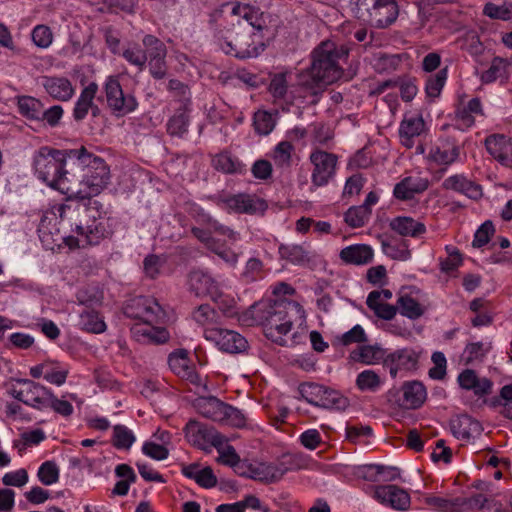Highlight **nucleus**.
<instances>
[{
    "mask_svg": "<svg viewBox=\"0 0 512 512\" xmlns=\"http://www.w3.org/2000/svg\"><path fill=\"white\" fill-rule=\"evenodd\" d=\"M184 432L188 442L200 449H204L208 444L217 445V435L214 429L195 420H190L186 424Z\"/></svg>",
    "mask_w": 512,
    "mask_h": 512,
    "instance_id": "412c9836",
    "label": "nucleus"
},
{
    "mask_svg": "<svg viewBox=\"0 0 512 512\" xmlns=\"http://www.w3.org/2000/svg\"><path fill=\"white\" fill-rule=\"evenodd\" d=\"M442 187L445 190H453L461 193L473 200H478L483 195L481 185L471 181L462 174H456L446 178L442 183Z\"/></svg>",
    "mask_w": 512,
    "mask_h": 512,
    "instance_id": "5701e85b",
    "label": "nucleus"
},
{
    "mask_svg": "<svg viewBox=\"0 0 512 512\" xmlns=\"http://www.w3.org/2000/svg\"><path fill=\"white\" fill-rule=\"evenodd\" d=\"M401 390L403 392V406L407 409H417L426 400V388L419 381L405 382Z\"/></svg>",
    "mask_w": 512,
    "mask_h": 512,
    "instance_id": "473e14b6",
    "label": "nucleus"
},
{
    "mask_svg": "<svg viewBox=\"0 0 512 512\" xmlns=\"http://www.w3.org/2000/svg\"><path fill=\"white\" fill-rule=\"evenodd\" d=\"M355 384L360 391L376 392L382 386L383 380L377 372L367 369L357 375Z\"/></svg>",
    "mask_w": 512,
    "mask_h": 512,
    "instance_id": "de8ad7c7",
    "label": "nucleus"
},
{
    "mask_svg": "<svg viewBox=\"0 0 512 512\" xmlns=\"http://www.w3.org/2000/svg\"><path fill=\"white\" fill-rule=\"evenodd\" d=\"M144 46V54L147 57V62L151 59L166 58L167 48L163 41L154 35L147 34L142 39Z\"/></svg>",
    "mask_w": 512,
    "mask_h": 512,
    "instance_id": "49530a36",
    "label": "nucleus"
},
{
    "mask_svg": "<svg viewBox=\"0 0 512 512\" xmlns=\"http://www.w3.org/2000/svg\"><path fill=\"white\" fill-rule=\"evenodd\" d=\"M107 107L116 117H123L134 112L138 107L136 97L125 93L119 81V76H108L103 84Z\"/></svg>",
    "mask_w": 512,
    "mask_h": 512,
    "instance_id": "1a4fd4ad",
    "label": "nucleus"
},
{
    "mask_svg": "<svg viewBox=\"0 0 512 512\" xmlns=\"http://www.w3.org/2000/svg\"><path fill=\"white\" fill-rule=\"evenodd\" d=\"M303 456L300 454L284 455L280 463H242L236 473L265 484L275 483L282 479L289 470L301 469Z\"/></svg>",
    "mask_w": 512,
    "mask_h": 512,
    "instance_id": "0eeeda50",
    "label": "nucleus"
},
{
    "mask_svg": "<svg viewBox=\"0 0 512 512\" xmlns=\"http://www.w3.org/2000/svg\"><path fill=\"white\" fill-rule=\"evenodd\" d=\"M429 181L419 176H408L398 182L393 190V195L399 200H410L416 194L427 190Z\"/></svg>",
    "mask_w": 512,
    "mask_h": 512,
    "instance_id": "bb28decb",
    "label": "nucleus"
},
{
    "mask_svg": "<svg viewBox=\"0 0 512 512\" xmlns=\"http://www.w3.org/2000/svg\"><path fill=\"white\" fill-rule=\"evenodd\" d=\"M431 360L434 366L429 369V376L435 380H442L446 375L447 361L445 355L440 351H435L431 356Z\"/></svg>",
    "mask_w": 512,
    "mask_h": 512,
    "instance_id": "052dcab7",
    "label": "nucleus"
},
{
    "mask_svg": "<svg viewBox=\"0 0 512 512\" xmlns=\"http://www.w3.org/2000/svg\"><path fill=\"white\" fill-rule=\"evenodd\" d=\"M510 62L501 57H494L489 68L481 73L480 80L483 84H490L496 80H507Z\"/></svg>",
    "mask_w": 512,
    "mask_h": 512,
    "instance_id": "58836bf2",
    "label": "nucleus"
},
{
    "mask_svg": "<svg viewBox=\"0 0 512 512\" xmlns=\"http://www.w3.org/2000/svg\"><path fill=\"white\" fill-rule=\"evenodd\" d=\"M182 473L203 488H213L217 484V478L209 466L200 469V466L196 463L189 464L183 466Z\"/></svg>",
    "mask_w": 512,
    "mask_h": 512,
    "instance_id": "c9c22d12",
    "label": "nucleus"
},
{
    "mask_svg": "<svg viewBox=\"0 0 512 512\" xmlns=\"http://www.w3.org/2000/svg\"><path fill=\"white\" fill-rule=\"evenodd\" d=\"M450 430L454 437L469 440L481 434L483 428L479 421L467 414L457 415L450 420Z\"/></svg>",
    "mask_w": 512,
    "mask_h": 512,
    "instance_id": "4be33fe9",
    "label": "nucleus"
},
{
    "mask_svg": "<svg viewBox=\"0 0 512 512\" xmlns=\"http://www.w3.org/2000/svg\"><path fill=\"white\" fill-rule=\"evenodd\" d=\"M460 154V148L449 138L440 140L429 152L430 159L438 165L448 166L454 163Z\"/></svg>",
    "mask_w": 512,
    "mask_h": 512,
    "instance_id": "c85d7f7f",
    "label": "nucleus"
},
{
    "mask_svg": "<svg viewBox=\"0 0 512 512\" xmlns=\"http://www.w3.org/2000/svg\"><path fill=\"white\" fill-rule=\"evenodd\" d=\"M168 364L171 371L180 378L189 381L195 386L202 385V379L194 366L190 365V360L185 350L171 353L168 357Z\"/></svg>",
    "mask_w": 512,
    "mask_h": 512,
    "instance_id": "6ab92c4d",
    "label": "nucleus"
},
{
    "mask_svg": "<svg viewBox=\"0 0 512 512\" xmlns=\"http://www.w3.org/2000/svg\"><path fill=\"white\" fill-rule=\"evenodd\" d=\"M63 114L64 110L60 105H53L46 110L42 108L38 121L44 122L50 127H56L60 124Z\"/></svg>",
    "mask_w": 512,
    "mask_h": 512,
    "instance_id": "680f3d73",
    "label": "nucleus"
},
{
    "mask_svg": "<svg viewBox=\"0 0 512 512\" xmlns=\"http://www.w3.org/2000/svg\"><path fill=\"white\" fill-rule=\"evenodd\" d=\"M398 309L403 316L410 319H418L424 314V309L420 303L408 295H403L398 298L397 310Z\"/></svg>",
    "mask_w": 512,
    "mask_h": 512,
    "instance_id": "09e8293b",
    "label": "nucleus"
},
{
    "mask_svg": "<svg viewBox=\"0 0 512 512\" xmlns=\"http://www.w3.org/2000/svg\"><path fill=\"white\" fill-rule=\"evenodd\" d=\"M189 290L196 296H209L216 299L220 296V289L215 279L208 273L201 270H193L188 274Z\"/></svg>",
    "mask_w": 512,
    "mask_h": 512,
    "instance_id": "a211bd4d",
    "label": "nucleus"
},
{
    "mask_svg": "<svg viewBox=\"0 0 512 512\" xmlns=\"http://www.w3.org/2000/svg\"><path fill=\"white\" fill-rule=\"evenodd\" d=\"M350 5L358 20L378 29L389 27L399 15L396 0H350Z\"/></svg>",
    "mask_w": 512,
    "mask_h": 512,
    "instance_id": "423d86ee",
    "label": "nucleus"
},
{
    "mask_svg": "<svg viewBox=\"0 0 512 512\" xmlns=\"http://www.w3.org/2000/svg\"><path fill=\"white\" fill-rule=\"evenodd\" d=\"M280 258L294 265H305L309 263V253L301 245L281 244L278 248Z\"/></svg>",
    "mask_w": 512,
    "mask_h": 512,
    "instance_id": "79ce46f5",
    "label": "nucleus"
},
{
    "mask_svg": "<svg viewBox=\"0 0 512 512\" xmlns=\"http://www.w3.org/2000/svg\"><path fill=\"white\" fill-rule=\"evenodd\" d=\"M349 55V48L334 41H323L312 52V63L299 75V85L316 95L325 86L339 80L343 75L342 62Z\"/></svg>",
    "mask_w": 512,
    "mask_h": 512,
    "instance_id": "7ed1b4c3",
    "label": "nucleus"
},
{
    "mask_svg": "<svg viewBox=\"0 0 512 512\" xmlns=\"http://www.w3.org/2000/svg\"><path fill=\"white\" fill-rule=\"evenodd\" d=\"M190 112L191 105L187 103L180 104L166 124V130L170 136L182 138L187 134L190 124Z\"/></svg>",
    "mask_w": 512,
    "mask_h": 512,
    "instance_id": "7c9ffc66",
    "label": "nucleus"
},
{
    "mask_svg": "<svg viewBox=\"0 0 512 512\" xmlns=\"http://www.w3.org/2000/svg\"><path fill=\"white\" fill-rule=\"evenodd\" d=\"M124 314L132 319L141 320V324H158L165 317V312L155 298L135 297L127 302Z\"/></svg>",
    "mask_w": 512,
    "mask_h": 512,
    "instance_id": "9d476101",
    "label": "nucleus"
},
{
    "mask_svg": "<svg viewBox=\"0 0 512 512\" xmlns=\"http://www.w3.org/2000/svg\"><path fill=\"white\" fill-rule=\"evenodd\" d=\"M420 355V351L411 347L397 349L387 354L384 367L389 370L392 378H396L399 373H412L419 367Z\"/></svg>",
    "mask_w": 512,
    "mask_h": 512,
    "instance_id": "9b49d317",
    "label": "nucleus"
},
{
    "mask_svg": "<svg viewBox=\"0 0 512 512\" xmlns=\"http://www.w3.org/2000/svg\"><path fill=\"white\" fill-rule=\"evenodd\" d=\"M447 80V68L439 70L436 74L430 75L426 80L425 92L427 97L434 100L439 97Z\"/></svg>",
    "mask_w": 512,
    "mask_h": 512,
    "instance_id": "3c124183",
    "label": "nucleus"
},
{
    "mask_svg": "<svg viewBox=\"0 0 512 512\" xmlns=\"http://www.w3.org/2000/svg\"><path fill=\"white\" fill-rule=\"evenodd\" d=\"M53 35L48 26L37 25L32 31V40L40 48H47L52 43Z\"/></svg>",
    "mask_w": 512,
    "mask_h": 512,
    "instance_id": "69168bd1",
    "label": "nucleus"
},
{
    "mask_svg": "<svg viewBox=\"0 0 512 512\" xmlns=\"http://www.w3.org/2000/svg\"><path fill=\"white\" fill-rule=\"evenodd\" d=\"M264 263L256 257L250 258L241 273V278L245 283H251L263 278Z\"/></svg>",
    "mask_w": 512,
    "mask_h": 512,
    "instance_id": "6e6d98bb",
    "label": "nucleus"
},
{
    "mask_svg": "<svg viewBox=\"0 0 512 512\" xmlns=\"http://www.w3.org/2000/svg\"><path fill=\"white\" fill-rule=\"evenodd\" d=\"M204 337L220 350L232 354L242 353L248 346L247 340L238 332L220 327L204 330Z\"/></svg>",
    "mask_w": 512,
    "mask_h": 512,
    "instance_id": "f8f14e48",
    "label": "nucleus"
},
{
    "mask_svg": "<svg viewBox=\"0 0 512 512\" xmlns=\"http://www.w3.org/2000/svg\"><path fill=\"white\" fill-rule=\"evenodd\" d=\"M199 414L213 421L221 422L224 419L226 403L214 396L200 397L195 402Z\"/></svg>",
    "mask_w": 512,
    "mask_h": 512,
    "instance_id": "72a5a7b5",
    "label": "nucleus"
},
{
    "mask_svg": "<svg viewBox=\"0 0 512 512\" xmlns=\"http://www.w3.org/2000/svg\"><path fill=\"white\" fill-rule=\"evenodd\" d=\"M41 85L45 92L56 101L67 102L75 94L72 82L63 76H42Z\"/></svg>",
    "mask_w": 512,
    "mask_h": 512,
    "instance_id": "aec40b11",
    "label": "nucleus"
},
{
    "mask_svg": "<svg viewBox=\"0 0 512 512\" xmlns=\"http://www.w3.org/2000/svg\"><path fill=\"white\" fill-rule=\"evenodd\" d=\"M373 498L392 509L406 511L410 507V495L396 485H379L373 490Z\"/></svg>",
    "mask_w": 512,
    "mask_h": 512,
    "instance_id": "dca6fc26",
    "label": "nucleus"
},
{
    "mask_svg": "<svg viewBox=\"0 0 512 512\" xmlns=\"http://www.w3.org/2000/svg\"><path fill=\"white\" fill-rule=\"evenodd\" d=\"M483 13L492 19L509 20L512 17V6L487 3L484 6Z\"/></svg>",
    "mask_w": 512,
    "mask_h": 512,
    "instance_id": "338daca9",
    "label": "nucleus"
},
{
    "mask_svg": "<svg viewBox=\"0 0 512 512\" xmlns=\"http://www.w3.org/2000/svg\"><path fill=\"white\" fill-rule=\"evenodd\" d=\"M17 107L19 113L29 120H39L43 103L32 96H19L17 98Z\"/></svg>",
    "mask_w": 512,
    "mask_h": 512,
    "instance_id": "c03bdc74",
    "label": "nucleus"
},
{
    "mask_svg": "<svg viewBox=\"0 0 512 512\" xmlns=\"http://www.w3.org/2000/svg\"><path fill=\"white\" fill-rule=\"evenodd\" d=\"M98 92V85L95 82H90L80 93L73 108V118L75 121L80 122L84 120L90 108L93 105V100Z\"/></svg>",
    "mask_w": 512,
    "mask_h": 512,
    "instance_id": "f704fd0d",
    "label": "nucleus"
},
{
    "mask_svg": "<svg viewBox=\"0 0 512 512\" xmlns=\"http://www.w3.org/2000/svg\"><path fill=\"white\" fill-rule=\"evenodd\" d=\"M425 130L426 124L422 115L405 116L399 127L401 143L407 148H412L414 139L423 134Z\"/></svg>",
    "mask_w": 512,
    "mask_h": 512,
    "instance_id": "b1692460",
    "label": "nucleus"
},
{
    "mask_svg": "<svg viewBox=\"0 0 512 512\" xmlns=\"http://www.w3.org/2000/svg\"><path fill=\"white\" fill-rule=\"evenodd\" d=\"M366 305L378 318L383 320H392L397 313V306L387 303L378 304L376 301L370 303V300L366 299Z\"/></svg>",
    "mask_w": 512,
    "mask_h": 512,
    "instance_id": "0e129e2a",
    "label": "nucleus"
},
{
    "mask_svg": "<svg viewBox=\"0 0 512 512\" xmlns=\"http://www.w3.org/2000/svg\"><path fill=\"white\" fill-rule=\"evenodd\" d=\"M229 6V3H224L210 14L209 22L215 26V35L220 41L221 49L227 55L234 56L241 60L258 57L267 46L263 36H255L253 32L250 33L241 30L225 37L223 30L219 29L221 26L219 21L224 17V13Z\"/></svg>",
    "mask_w": 512,
    "mask_h": 512,
    "instance_id": "39448f33",
    "label": "nucleus"
},
{
    "mask_svg": "<svg viewBox=\"0 0 512 512\" xmlns=\"http://www.w3.org/2000/svg\"><path fill=\"white\" fill-rule=\"evenodd\" d=\"M361 476L368 481H394L400 476L399 469L379 464H368L360 468Z\"/></svg>",
    "mask_w": 512,
    "mask_h": 512,
    "instance_id": "e433bc0d",
    "label": "nucleus"
},
{
    "mask_svg": "<svg viewBox=\"0 0 512 512\" xmlns=\"http://www.w3.org/2000/svg\"><path fill=\"white\" fill-rule=\"evenodd\" d=\"M122 56L130 65L137 67L139 71H143L147 66V57L144 50L136 43L125 48Z\"/></svg>",
    "mask_w": 512,
    "mask_h": 512,
    "instance_id": "5fc2aeb1",
    "label": "nucleus"
},
{
    "mask_svg": "<svg viewBox=\"0 0 512 512\" xmlns=\"http://www.w3.org/2000/svg\"><path fill=\"white\" fill-rule=\"evenodd\" d=\"M37 476L42 484L50 486L58 481L59 469L55 462L46 461L39 467Z\"/></svg>",
    "mask_w": 512,
    "mask_h": 512,
    "instance_id": "13d9d810",
    "label": "nucleus"
},
{
    "mask_svg": "<svg viewBox=\"0 0 512 512\" xmlns=\"http://www.w3.org/2000/svg\"><path fill=\"white\" fill-rule=\"evenodd\" d=\"M305 317L303 307L296 301L277 300L252 306L253 318L263 326L265 336L283 347H294L304 342L305 333L296 331L288 335L293 326V314Z\"/></svg>",
    "mask_w": 512,
    "mask_h": 512,
    "instance_id": "f03ea898",
    "label": "nucleus"
},
{
    "mask_svg": "<svg viewBox=\"0 0 512 512\" xmlns=\"http://www.w3.org/2000/svg\"><path fill=\"white\" fill-rule=\"evenodd\" d=\"M310 161L313 164L312 185L316 188L327 185L335 175L337 156L326 151L316 150L310 154Z\"/></svg>",
    "mask_w": 512,
    "mask_h": 512,
    "instance_id": "ddd939ff",
    "label": "nucleus"
},
{
    "mask_svg": "<svg viewBox=\"0 0 512 512\" xmlns=\"http://www.w3.org/2000/svg\"><path fill=\"white\" fill-rule=\"evenodd\" d=\"M371 209H366L364 206L350 207L345 215L344 220L352 228L363 227L369 220Z\"/></svg>",
    "mask_w": 512,
    "mask_h": 512,
    "instance_id": "8fccbe9b",
    "label": "nucleus"
},
{
    "mask_svg": "<svg viewBox=\"0 0 512 512\" xmlns=\"http://www.w3.org/2000/svg\"><path fill=\"white\" fill-rule=\"evenodd\" d=\"M387 356L386 351L378 345H362L355 352L354 359L367 365H372L382 361Z\"/></svg>",
    "mask_w": 512,
    "mask_h": 512,
    "instance_id": "37998d69",
    "label": "nucleus"
},
{
    "mask_svg": "<svg viewBox=\"0 0 512 512\" xmlns=\"http://www.w3.org/2000/svg\"><path fill=\"white\" fill-rule=\"evenodd\" d=\"M17 382L24 386L23 391L26 405L34 408L46 407L50 390L28 379H18Z\"/></svg>",
    "mask_w": 512,
    "mask_h": 512,
    "instance_id": "2f4dec72",
    "label": "nucleus"
},
{
    "mask_svg": "<svg viewBox=\"0 0 512 512\" xmlns=\"http://www.w3.org/2000/svg\"><path fill=\"white\" fill-rule=\"evenodd\" d=\"M74 165L75 158L70 150H58L41 147L34 156V170L37 177L48 186L63 194H75L74 178L76 174L66 169L67 161Z\"/></svg>",
    "mask_w": 512,
    "mask_h": 512,
    "instance_id": "20e7f679",
    "label": "nucleus"
},
{
    "mask_svg": "<svg viewBox=\"0 0 512 512\" xmlns=\"http://www.w3.org/2000/svg\"><path fill=\"white\" fill-rule=\"evenodd\" d=\"M487 152L502 166L512 168V138L504 134H492L484 141Z\"/></svg>",
    "mask_w": 512,
    "mask_h": 512,
    "instance_id": "f3484780",
    "label": "nucleus"
},
{
    "mask_svg": "<svg viewBox=\"0 0 512 512\" xmlns=\"http://www.w3.org/2000/svg\"><path fill=\"white\" fill-rule=\"evenodd\" d=\"M253 126L259 135H268L275 127V120L269 112L257 111L253 117Z\"/></svg>",
    "mask_w": 512,
    "mask_h": 512,
    "instance_id": "4d7b16f0",
    "label": "nucleus"
},
{
    "mask_svg": "<svg viewBox=\"0 0 512 512\" xmlns=\"http://www.w3.org/2000/svg\"><path fill=\"white\" fill-rule=\"evenodd\" d=\"M71 155L75 158L74 165L81 169V175L74 178V183L79 181L86 188H75V194L89 198L87 202H79L73 208L76 216V245H97L108 236L109 230L101 219L100 203L91 197L98 195L109 184L110 169L104 159L88 152L84 146L71 149Z\"/></svg>",
    "mask_w": 512,
    "mask_h": 512,
    "instance_id": "f257e3e1",
    "label": "nucleus"
},
{
    "mask_svg": "<svg viewBox=\"0 0 512 512\" xmlns=\"http://www.w3.org/2000/svg\"><path fill=\"white\" fill-rule=\"evenodd\" d=\"M193 320L206 329L219 328L223 315L209 304H202L192 312Z\"/></svg>",
    "mask_w": 512,
    "mask_h": 512,
    "instance_id": "4c0bfd02",
    "label": "nucleus"
},
{
    "mask_svg": "<svg viewBox=\"0 0 512 512\" xmlns=\"http://www.w3.org/2000/svg\"><path fill=\"white\" fill-rule=\"evenodd\" d=\"M294 147L289 141L279 142L272 152V159L277 167L286 168L291 165Z\"/></svg>",
    "mask_w": 512,
    "mask_h": 512,
    "instance_id": "864d4df0",
    "label": "nucleus"
},
{
    "mask_svg": "<svg viewBox=\"0 0 512 512\" xmlns=\"http://www.w3.org/2000/svg\"><path fill=\"white\" fill-rule=\"evenodd\" d=\"M495 229L491 221L484 222L475 232L472 246L474 248H481L486 245L491 236L494 234Z\"/></svg>",
    "mask_w": 512,
    "mask_h": 512,
    "instance_id": "e2e57ef3",
    "label": "nucleus"
},
{
    "mask_svg": "<svg viewBox=\"0 0 512 512\" xmlns=\"http://www.w3.org/2000/svg\"><path fill=\"white\" fill-rule=\"evenodd\" d=\"M246 421L247 418L241 410L229 404H226L224 410V419L222 421L223 423L231 425L236 428H242L246 425Z\"/></svg>",
    "mask_w": 512,
    "mask_h": 512,
    "instance_id": "bf43d9fd",
    "label": "nucleus"
},
{
    "mask_svg": "<svg viewBox=\"0 0 512 512\" xmlns=\"http://www.w3.org/2000/svg\"><path fill=\"white\" fill-rule=\"evenodd\" d=\"M231 14L244 19L253 28L255 36L264 37L269 32V15L257 6L236 2L232 4Z\"/></svg>",
    "mask_w": 512,
    "mask_h": 512,
    "instance_id": "4468645a",
    "label": "nucleus"
},
{
    "mask_svg": "<svg viewBox=\"0 0 512 512\" xmlns=\"http://www.w3.org/2000/svg\"><path fill=\"white\" fill-rule=\"evenodd\" d=\"M303 398L311 405L330 410L344 411L349 406V400L339 391L316 383L301 386Z\"/></svg>",
    "mask_w": 512,
    "mask_h": 512,
    "instance_id": "6e6552de",
    "label": "nucleus"
},
{
    "mask_svg": "<svg viewBox=\"0 0 512 512\" xmlns=\"http://www.w3.org/2000/svg\"><path fill=\"white\" fill-rule=\"evenodd\" d=\"M389 227L402 237L420 238L427 229L423 222L409 216H397L390 220Z\"/></svg>",
    "mask_w": 512,
    "mask_h": 512,
    "instance_id": "393cba45",
    "label": "nucleus"
},
{
    "mask_svg": "<svg viewBox=\"0 0 512 512\" xmlns=\"http://www.w3.org/2000/svg\"><path fill=\"white\" fill-rule=\"evenodd\" d=\"M78 325L82 330L96 334L106 329V324L99 313L89 307H84L80 312Z\"/></svg>",
    "mask_w": 512,
    "mask_h": 512,
    "instance_id": "ea45409f",
    "label": "nucleus"
},
{
    "mask_svg": "<svg viewBox=\"0 0 512 512\" xmlns=\"http://www.w3.org/2000/svg\"><path fill=\"white\" fill-rule=\"evenodd\" d=\"M134 442L133 432L125 425L118 424L113 427L112 443L115 448L128 450Z\"/></svg>",
    "mask_w": 512,
    "mask_h": 512,
    "instance_id": "603ef678",
    "label": "nucleus"
},
{
    "mask_svg": "<svg viewBox=\"0 0 512 512\" xmlns=\"http://www.w3.org/2000/svg\"><path fill=\"white\" fill-rule=\"evenodd\" d=\"M457 381L462 389L473 391L478 397L491 393L492 382L485 377L479 378L474 370L466 369L462 371Z\"/></svg>",
    "mask_w": 512,
    "mask_h": 512,
    "instance_id": "cd10ccee",
    "label": "nucleus"
},
{
    "mask_svg": "<svg viewBox=\"0 0 512 512\" xmlns=\"http://www.w3.org/2000/svg\"><path fill=\"white\" fill-rule=\"evenodd\" d=\"M212 166L225 174H241L244 171L242 163L228 152L215 155L212 159Z\"/></svg>",
    "mask_w": 512,
    "mask_h": 512,
    "instance_id": "a19ab883",
    "label": "nucleus"
},
{
    "mask_svg": "<svg viewBox=\"0 0 512 512\" xmlns=\"http://www.w3.org/2000/svg\"><path fill=\"white\" fill-rule=\"evenodd\" d=\"M373 249L367 244H354L344 247L340 253V260L346 265H367L372 262Z\"/></svg>",
    "mask_w": 512,
    "mask_h": 512,
    "instance_id": "a878e982",
    "label": "nucleus"
},
{
    "mask_svg": "<svg viewBox=\"0 0 512 512\" xmlns=\"http://www.w3.org/2000/svg\"><path fill=\"white\" fill-rule=\"evenodd\" d=\"M288 84L286 75L284 73H278L273 76L269 84V92L274 98L282 99L287 93Z\"/></svg>",
    "mask_w": 512,
    "mask_h": 512,
    "instance_id": "774afa93",
    "label": "nucleus"
},
{
    "mask_svg": "<svg viewBox=\"0 0 512 512\" xmlns=\"http://www.w3.org/2000/svg\"><path fill=\"white\" fill-rule=\"evenodd\" d=\"M131 332L137 341H146L153 344H164L169 338V332L163 327H157L156 324H135Z\"/></svg>",
    "mask_w": 512,
    "mask_h": 512,
    "instance_id": "c756f323",
    "label": "nucleus"
},
{
    "mask_svg": "<svg viewBox=\"0 0 512 512\" xmlns=\"http://www.w3.org/2000/svg\"><path fill=\"white\" fill-rule=\"evenodd\" d=\"M425 503L439 512H462L463 501L461 497L448 499L438 496H428L425 498Z\"/></svg>",
    "mask_w": 512,
    "mask_h": 512,
    "instance_id": "a18cd8bd",
    "label": "nucleus"
},
{
    "mask_svg": "<svg viewBox=\"0 0 512 512\" xmlns=\"http://www.w3.org/2000/svg\"><path fill=\"white\" fill-rule=\"evenodd\" d=\"M219 201L223 203L226 208L239 214H256L264 213L267 209L265 200L245 193L235 195H228L220 197Z\"/></svg>",
    "mask_w": 512,
    "mask_h": 512,
    "instance_id": "2eb2a0df",
    "label": "nucleus"
}]
</instances>
